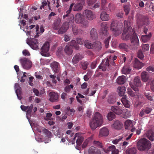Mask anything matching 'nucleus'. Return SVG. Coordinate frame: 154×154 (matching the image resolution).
Wrapping results in <instances>:
<instances>
[{
	"instance_id": "33",
	"label": "nucleus",
	"mask_w": 154,
	"mask_h": 154,
	"mask_svg": "<svg viewBox=\"0 0 154 154\" xmlns=\"http://www.w3.org/2000/svg\"><path fill=\"white\" fill-rule=\"evenodd\" d=\"M149 19L147 17H143L141 19L140 22V25L143 26V25H148L149 24Z\"/></svg>"
},
{
	"instance_id": "12",
	"label": "nucleus",
	"mask_w": 154,
	"mask_h": 154,
	"mask_svg": "<svg viewBox=\"0 0 154 154\" xmlns=\"http://www.w3.org/2000/svg\"><path fill=\"white\" fill-rule=\"evenodd\" d=\"M109 60L107 58L105 62L103 60H102V63L99 66V68L100 69H101L103 71H105L109 68Z\"/></svg>"
},
{
	"instance_id": "26",
	"label": "nucleus",
	"mask_w": 154,
	"mask_h": 154,
	"mask_svg": "<svg viewBox=\"0 0 154 154\" xmlns=\"http://www.w3.org/2000/svg\"><path fill=\"white\" fill-rule=\"evenodd\" d=\"M85 4L80 2L76 4L73 8V11H81L83 8V5Z\"/></svg>"
},
{
	"instance_id": "6",
	"label": "nucleus",
	"mask_w": 154,
	"mask_h": 154,
	"mask_svg": "<svg viewBox=\"0 0 154 154\" xmlns=\"http://www.w3.org/2000/svg\"><path fill=\"white\" fill-rule=\"evenodd\" d=\"M20 108L21 110L26 112V115H30L33 110L34 113H35L37 110V108L36 107L33 108V105L31 104L30 106H26L24 105H21Z\"/></svg>"
},
{
	"instance_id": "27",
	"label": "nucleus",
	"mask_w": 154,
	"mask_h": 154,
	"mask_svg": "<svg viewBox=\"0 0 154 154\" xmlns=\"http://www.w3.org/2000/svg\"><path fill=\"white\" fill-rule=\"evenodd\" d=\"M141 76L142 81L146 82L149 79V75L147 72L144 71L142 72Z\"/></svg>"
},
{
	"instance_id": "43",
	"label": "nucleus",
	"mask_w": 154,
	"mask_h": 154,
	"mask_svg": "<svg viewBox=\"0 0 154 154\" xmlns=\"http://www.w3.org/2000/svg\"><path fill=\"white\" fill-rule=\"evenodd\" d=\"M73 87L74 86L72 85H66L64 88V91L68 93L71 91V89H73Z\"/></svg>"
},
{
	"instance_id": "31",
	"label": "nucleus",
	"mask_w": 154,
	"mask_h": 154,
	"mask_svg": "<svg viewBox=\"0 0 154 154\" xmlns=\"http://www.w3.org/2000/svg\"><path fill=\"white\" fill-rule=\"evenodd\" d=\"M111 110L114 112L117 115L121 114L123 112L122 110L119 109L117 106H112Z\"/></svg>"
},
{
	"instance_id": "4",
	"label": "nucleus",
	"mask_w": 154,
	"mask_h": 154,
	"mask_svg": "<svg viewBox=\"0 0 154 154\" xmlns=\"http://www.w3.org/2000/svg\"><path fill=\"white\" fill-rule=\"evenodd\" d=\"M151 147V142L145 138L140 139L137 143V147L140 151H148Z\"/></svg>"
},
{
	"instance_id": "39",
	"label": "nucleus",
	"mask_w": 154,
	"mask_h": 154,
	"mask_svg": "<svg viewBox=\"0 0 154 154\" xmlns=\"http://www.w3.org/2000/svg\"><path fill=\"white\" fill-rule=\"evenodd\" d=\"M84 44L86 48L88 49H92L93 43H91V41L88 40H86L84 42Z\"/></svg>"
},
{
	"instance_id": "19",
	"label": "nucleus",
	"mask_w": 154,
	"mask_h": 154,
	"mask_svg": "<svg viewBox=\"0 0 154 154\" xmlns=\"http://www.w3.org/2000/svg\"><path fill=\"white\" fill-rule=\"evenodd\" d=\"M84 19L83 15L79 13L75 15L74 18L75 22L78 24H80V23L82 22Z\"/></svg>"
},
{
	"instance_id": "9",
	"label": "nucleus",
	"mask_w": 154,
	"mask_h": 154,
	"mask_svg": "<svg viewBox=\"0 0 154 154\" xmlns=\"http://www.w3.org/2000/svg\"><path fill=\"white\" fill-rule=\"evenodd\" d=\"M118 89L119 90V94L120 96L123 97L121 99V101L122 104L125 107V95L124 94L125 93V87L124 86L119 87Z\"/></svg>"
},
{
	"instance_id": "7",
	"label": "nucleus",
	"mask_w": 154,
	"mask_h": 154,
	"mask_svg": "<svg viewBox=\"0 0 154 154\" xmlns=\"http://www.w3.org/2000/svg\"><path fill=\"white\" fill-rule=\"evenodd\" d=\"M23 67L25 69H29L32 67V63L31 61L27 58H23L20 60Z\"/></svg>"
},
{
	"instance_id": "60",
	"label": "nucleus",
	"mask_w": 154,
	"mask_h": 154,
	"mask_svg": "<svg viewBox=\"0 0 154 154\" xmlns=\"http://www.w3.org/2000/svg\"><path fill=\"white\" fill-rule=\"evenodd\" d=\"M149 48V46L148 44H144L142 45L143 49L144 51L148 50Z\"/></svg>"
},
{
	"instance_id": "22",
	"label": "nucleus",
	"mask_w": 154,
	"mask_h": 154,
	"mask_svg": "<svg viewBox=\"0 0 154 154\" xmlns=\"http://www.w3.org/2000/svg\"><path fill=\"white\" fill-rule=\"evenodd\" d=\"M107 24L105 23H103L101 24V33L104 36L107 35Z\"/></svg>"
},
{
	"instance_id": "28",
	"label": "nucleus",
	"mask_w": 154,
	"mask_h": 154,
	"mask_svg": "<svg viewBox=\"0 0 154 154\" xmlns=\"http://www.w3.org/2000/svg\"><path fill=\"white\" fill-rule=\"evenodd\" d=\"M134 84L136 87H141L142 84L141 83L140 78L139 76L135 77L134 80Z\"/></svg>"
},
{
	"instance_id": "50",
	"label": "nucleus",
	"mask_w": 154,
	"mask_h": 154,
	"mask_svg": "<svg viewBox=\"0 0 154 154\" xmlns=\"http://www.w3.org/2000/svg\"><path fill=\"white\" fill-rule=\"evenodd\" d=\"M89 64L88 63L87 61L82 62L81 63L82 68L84 70H86Z\"/></svg>"
},
{
	"instance_id": "37",
	"label": "nucleus",
	"mask_w": 154,
	"mask_h": 154,
	"mask_svg": "<svg viewBox=\"0 0 154 154\" xmlns=\"http://www.w3.org/2000/svg\"><path fill=\"white\" fill-rule=\"evenodd\" d=\"M137 151L136 148H129L126 151V154H135L136 153Z\"/></svg>"
},
{
	"instance_id": "32",
	"label": "nucleus",
	"mask_w": 154,
	"mask_h": 154,
	"mask_svg": "<svg viewBox=\"0 0 154 154\" xmlns=\"http://www.w3.org/2000/svg\"><path fill=\"white\" fill-rule=\"evenodd\" d=\"M60 22V18H58L55 20L53 25V28L54 29L57 30L59 28Z\"/></svg>"
},
{
	"instance_id": "30",
	"label": "nucleus",
	"mask_w": 154,
	"mask_h": 154,
	"mask_svg": "<svg viewBox=\"0 0 154 154\" xmlns=\"http://www.w3.org/2000/svg\"><path fill=\"white\" fill-rule=\"evenodd\" d=\"M68 45H69L72 48H74L76 50H79V46L75 40H72Z\"/></svg>"
},
{
	"instance_id": "49",
	"label": "nucleus",
	"mask_w": 154,
	"mask_h": 154,
	"mask_svg": "<svg viewBox=\"0 0 154 154\" xmlns=\"http://www.w3.org/2000/svg\"><path fill=\"white\" fill-rule=\"evenodd\" d=\"M66 19L69 22H73L74 21V16L72 14H69L68 16L66 17Z\"/></svg>"
},
{
	"instance_id": "42",
	"label": "nucleus",
	"mask_w": 154,
	"mask_h": 154,
	"mask_svg": "<svg viewBox=\"0 0 154 154\" xmlns=\"http://www.w3.org/2000/svg\"><path fill=\"white\" fill-rule=\"evenodd\" d=\"M116 101V98L115 97L111 95L109 96L108 99V102L109 103H113Z\"/></svg>"
},
{
	"instance_id": "52",
	"label": "nucleus",
	"mask_w": 154,
	"mask_h": 154,
	"mask_svg": "<svg viewBox=\"0 0 154 154\" xmlns=\"http://www.w3.org/2000/svg\"><path fill=\"white\" fill-rule=\"evenodd\" d=\"M123 138V137L122 136H120L119 137V138L114 140L112 141V143L115 144H116L120 140H122Z\"/></svg>"
},
{
	"instance_id": "5",
	"label": "nucleus",
	"mask_w": 154,
	"mask_h": 154,
	"mask_svg": "<svg viewBox=\"0 0 154 154\" xmlns=\"http://www.w3.org/2000/svg\"><path fill=\"white\" fill-rule=\"evenodd\" d=\"M35 29L37 34L35 35V38H32L27 42V44L29 45L30 47L34 50H37L38 48V42L37 40L35 38L38 36V34H39V33L38 32L39 29V27L38 25H37L35 27Z\"/></svg>"
},
{
	"instance_id": "38",
	"label": "nucleus",
	"mask_w": 154,
	"mask_h": 154,
	"mask_svg": "<svg viewBox=\"0 0 154 154\" xmlns=\"http://www.w3.org/2000/svg\"><path fill=\"white\" fill-rule=\"evenodd\" d=\"M116 148V147L115 146L111 145L109 146L107 149L103 148V150L105 152L108 153L110 152H112Z\"/></svg>"
},
{
	"instance_id": "59",
	"label": "nucleus",
	"mask_w": 154,
	"mask_h": 154,
	"mask_svg": "<svg viewBox=\"0 0 154 154\" xmlns=\"http://www.w3.org/2000/svg\"><path fill=\"white\" fill-rule=\"evenodd\" d=\"M76 40L77 43L79 45H82L84 43L83 40L82 38L78 37L76 38Z\"/></svg>"
},
{
	"instance_id": "11",
	"label": "nucleus",
	"mask_w": 154,
	"mask_h": 154,
	"mask_svg": "<svg viewBox=\"0 0 154 154\" xmlns=\"http://www.w3.org/2000/svg\"><path fill=\"white\" fill-rule=\"evenodd\" d=\"M83 14L87 19L88 20H92L95 18V14L91 10H85L84 11Z\"/></svg>"
},
{
	"instance_id": "55",
	"label": "nucleus",
	"mask_w": 154,
	"mask_h": 154,
	"mask_svg": "<svg viewBox=\"0 0 154 154\" xmlns=\"http://www.w3.org/2000/svg\"><path fill=\"white\" fill-rule=\"evenodd\" d=\"M111 38V36H109L107 37L106 39H105L104 41V43L105 45V47L106 48H108L109 45V39Z\"/></svg>"
},
{
	"instance_id": "16",
	"label": "nucleus",
	"mask_w": 154,
	"mask_h": 154,
	"mask_svg": "<svg viewBox=\"0 0 154 154\" xmlns=\"http://www.w3.org/2000/svg\"><path fill=\"white\" fill-rule=\"evenodd\" d=\"M69 24L68 22L64 23L58 31L59 34H63L66 32L69 28Z\"/></svg>"
},
{
	"instance_id": "63",
	"label": "nucleus",
	"mask_w": 154,
	"mask_h": 154,
	"mask_svg": "<svg viewBox=\"0 0 154 154\" xmlns=\"http://www.w3.org/2000/svg\"><path fill=\"white\" fill-rule=\"evenodd\" d=\"M23 54L24 56H29L30 55V53L29 51L26 50H24L22 51Z\"/></svg>"
},
{
	"instance_id": "25",
	"label": "nucleus",
	"mask_w": 154,
	"mask_h": 154,
	"mask_svg": "<svg viewBox=\"0 0 154 154\" xmlns=\"http://www.w3.org/2000/svg\"><path fill=\"white\" fill-rule=\"evenodd\" d=\"M144 65V64L140 62L137 58H135L134 66L135 68L140 69Z\"/></svg>"
},
{
	"instance_id": "3",
	"label": "nucleus",
	"mask_w": 154,
	"mask_h": 154,
	"mask_svg": "<svg viewBox=\"0 0 154 154\" xmlns=\"http://www.w3.org/2000/svg\"><path fill=\"white\" fill-rule=\"evenodd\" d=\"M102 119L101 114L98 112H96L92 119L90 121L89 125L91 128L94 130L101 126L103 123Z\"/></svg>"
},
{
	"instance_id": "29",
	"label": "nucleus",
	"mask_w": 154,
	"mask_h": 154,
	"mask_svg": "<svg viewBox=\"0 0 154 154\" xmlns=\"http://www.w3.org/2000/svg\"><path fill=\"white\" fill-rule=\"evenodd\" d=\"M146 136L151 141L154 140V133L151 130H149L146 132Z\"/></svg>"
},
{
	"instance_id": "40",
	"label": "nucleus",
	"mask_w": 154,
	"mask_h": 154,
	"mask_svg": "<svg viewBox=\"0 0 154 154\" xmlns=\"http://www.w3.org/2000/svg\"><path fill=\"white\" fill-rule=\"evenodd\" d=\"M133 126L132 121L130 120L126 121V129H130Z\"/></svg>"
},
{
	"instance_id": "54",
	"label": "nucleus",
	"mask_w": 154,
	"mask_h": 154,
	"mask_svg": "<svg viewBox=\"0 0 154 154\" xmlns=\"http://www.w3.org/2000/svg\"><path fill=\"white\" fill-rule=\"evenodd\" d=\"M128 94L131 97H134L135 96L136 93L134 92L131 88H128Z\"/></svg>"
},
{
	"instance_id": "44",
	"label": "nucleus",
	"mask_w": 154,
	"mask_h": 154,
	"mask_svg": "<svg viewBox=\"0 0 154 154\" xmlns=\"http://www.w3.org/2000/svg\"><path fill=\"white\" fill-rule=\"evenodd\" d=\"M107 117L109 120L111 121L115 118V115L113 112H110L108 113Z\"/></svg>"
},
{
	"instance_id": "10",
	"label": "nucleus",
	"mask_w": 154,
	"mask_h": 154,
	"mask_svg": "<svg viewBox=\"0 0 154 154\" xmlns=\"http://www.w3.org/2000/svg\"><path fill=\"white\" fill-rule=\"evenodd\" d=\"M49 42H45L41 48V54L42 56H48V54L45 53L48 52L49 49Z\"/></svg>"
},
{
	"instance_id": "2",
	"label": "nucleus",
	"mask_w": 154,
	"mask_h": 154,
	"mask_svg": "<svg viewBox=\"0 0 154 154\" xmlns=\"http://www.w3.org/2000/svg\"><path fill=\"white\" fill-rule=\"evenodd\" d=\"M124 26L121 22H117L116 20H112L110 27L111 31L116 32L118 35L121 33L123 31L122 38V40H125V21H124Z\"/></svg>"
},
{
	"instance_id": "21",
	"label": "nucleus",
	"mask_w": 154,
	"mask_h": 154,
	"mask_svg": "<svg viewBox=\"0 0 154 154\" xmlns=\"http://www.w3.org/2000/svg\"><path fill=\"white\" fill-rule=\"evenodd\" d=\"M88 152L89 154H101L100 151L93 146L90 147Z\"/></svg>"
},
{
	"instance_id": "13",
	"label": "nucleus",
	"mask_w": 154,
	"mask_h": 154,
	"mask_svg": "<svg viewBox=\"0 0 154 154\" xmlns=\"http://www.w3.org/2000/svg\"><path fill=\"white\" fill-rule=\"evenodd\" d=\"M92 49L94 51L97 52L101 50L102 48V45L99 41H96L93 43Z\"/></svg>"
},
{
	"instance_id": "57",
	"label": "nucleus",
	"mask_w": 154,
	"mask_h": 154,
	"mask_svg": "<svg viewBox=\"0 0 154 154\" xmlns=\"http://www.w3.org/2000/svg\"><path fill=\"white\" fill-rule=\"evenodd\" d=\"M53 133L56 136H58L60 134L59 132V130L58 128H55L54 126L53 127V130H52Z\"/></svg>"
},
{
	"instance_id": "46",
	"label": "nucleus",
	"mask_w": 154,
	"mask_h": 154,
	"mask_svg": "<svg viewBox=\"0 0 154 154\" xmlns=\"http://www.w3.org/2000/svg\"><path fill=\"white\" fill-rule=\"evenodd\" d=\"M15 88L16 89V93L17 96L18 97V94H20V91L18 88H20L19 86V85L17 83L15 84L14 86Z\"/></svg>"
},
{
	"instance_id": "24",
	"label": "nucleus",
	"mask_w": 154,
	"mask_h": 154,
	"mask_svg": "<svg viewBox=\"0 0 154 154\" xmlns=\"http://www.w3.org/2000/svg\"><path fill=\"white\" fill-rule=\"evenodd\" d=\"M83 58L82 55L79 54H76L73 57L72 61L73 63L76 64Z\"/></svg>"
},
{
	"instance_id": "8",
	"label": "nucleus",
	"mask_w": 154,
	"mask_h": 154,
	"mask_svg": "<svg viewBox=\"0 0 154 154\" xmlns=\"http://www.w3.org/2000/svg\"><path fill=\"white\" fill-rule=\"evenodd\" d=\"M80 133H76L72 141V143L74 144L75 143V141L77 146H80L83 140V137L81 136Z\"/></svg>"
},
{
	"instance_id": "62",
	"label": "nucleus",
	"mask_w": 154,
	"mask_h": 154,
	"mask_svg": "<svg viewBox=\"0 0 154 154\" xmlns=\"http://www.w3.org/2000/svg\"><path fill=\"white\" fill-rule=\"evenodd\" d=\"M34 77L32 76H31L29 78V80L28 81L29 84L31 86H33V84L32 82L33 80Z\"/></svg>"
},
{
	"instance_id": "45",
	"label": "nucleus",
	"mask_w": 154,
	"mask_h": 154,
	"mask_svg": "<svg viewBox=\"0 0 154 154\" xmlns=\"http://www.w3.org/2000/svg\"><path fill=\"white\" fill-rule=\"evenodd\" d=\"M137 57L139 58L141 60H143L144 56L141 50H138L137 52Z\"/></svg>"
},
{
	"instance_id": "23",
	"label": "nucleus",
	"mask_w": 154,
	"mask_h": 154,
	"mask_svg": "<svg viewBox=\"0 0 154 154\" xmlns=\"http://www.w3.org/2000/svg\"><path fill=\"white\" fill-rule=\"evenodd\" d=\"M109 134V131L106 128H103L100 129L99 136L100 137L106 136Z\"/></svg>"
},
{
	"instance_id": "53",
	"label": "nucleus",
	"mask_w": 154,
	"mask_h": 154,
	"mask_svg": "<svg viewBox=\"0 0 154 154\" xmlns=\"http://www.w3.org/2000/svg\"><path fill=\"white\" fill-rule=\"evenodd\" d=\"M43 131L47 137H50L51 133L49 131L46 129L43 130Z\"/></svg>"
},
{
	"instance_id": "56",
	"label": "nucleus",
	"mask_w": 154,
	"mask_h": 154,
	"mask_svg": "<svg viewBox=\"0 0 154 154\" xmlns=\"http://www.w3.org/2000/svg\"><path fill=\"white\" fill-rule=\"evenodd\" d=\"M97 0H87V3L89 6H91L95 3Z\"/></svg>"
},
{
	"instance_id": "64",
	"label": "nucleus",
	"mask_w": 154,
	"mask_h": 154,
	"mask_svg": "<svg viewBox=\"0 0 154 154\" xmlns=\"http://www.w3.org/2000/svg\"><path fill=\"white\" fill-rule=\"evenodd\" d=\"M130 84L131 88L134 91L136 92V93L139 91V89L137 88L138 87H136V86L135 87H134L133 85H131L130 83Z\"/></svg>"
},
{
	"instance_id": "17",
	"label": "nucleus",
	"mask_w": 154,
	"mask_h": 154,
	"mask_svg": "<svg viewBox=\"0 0 154 154\" xmlns=\"http://www.w3.org/2000/svg\"><path fill=\"white\" fill-rule=\"evenodd\" d=\"M112 128L117 130H120L123 127V124L122 122L119 120H116L111 125Z\"/></svg>"
},
{
	"instance_id": "14",
	"label": "nucleus",
	"mask_w": 154,
	"mask_h": 154,
	"mask_svg": "<svg viewBox=\"0 0 154 154\" xmlns=\"http://www.w3.org/2000/svg\"><path fill=\"white\" fill-rule=\"evenodd\" d=\"M90 37L92 40H96L98 38V34L97 29L94 28H92L90 31Z\"/></svg>"
},
{
	"instance_id": "20",
	"label": "nucleus",
	"mask_w": 154,
	"mask_h": 154,
	"mask_svg": "<svg viewBox=\"0 0 154 154\" xmlns=\"http://www.w3.org/2000/svg\"><path fill=\"white\" fill-rule=\"evenodd\" d=\"M100 18L103 21H107L110 19L109 14L105 11H102L100 14Z\"/></svg>"
},
{
	"instance_id": "41",
	"label": "nucleus",
	"mask_w": 154,
	"mask_h": 154,
	"mask_svg": "<svg viewBox=\"0 0 154 154\" xmlns=\"http://www.w3.org/2000/svg\"><path fill=\"white\" fill-rule=\"evenodd\" d=\"M101 7L102 10H106L107 9L106 7V0H101Z\"/></svg>"
},
{
	"instance_id": "47",
	"label": "nucleus",
	"mask_w": 154,
	"mask_h": 154,
	"mask_svg": "<svg viewBox=\"0 0 154 154\" xmlns=\"http://www.w3.org/2000/svg\"><path fill=\"white\" fill-rule=\"evenodd\" d=\"M93 143L95 146H97L99 148H103V146L102 145V143L100 141L95 140L94 141Z\"/></svg>"
},
{
	"instance_id": "36",
	"label": "nucleus",
	"mask_w": 154,
	"mask_h": 154,
	"mask_svg": "<svg viewBox=\"0 0 154 154\" xmlns=\"http://www.w3.org/2000/svg\"><path fill=\"white\" fill-rule=\"evenodd\" d=\"M151 36V33L150 32H149L148 35H142L141 36L142 41L144 42H146L150 39Z\"/></svg>"
},
{
	"instance_id": "61",
	"label": "nucleus",
	"mask_w": 154,
	"mask_h": 154,
	"mask_svg": "<svg viewBox=\"0 0 154 154\" xmlns=\"http://www.w3.org/2000/svg\"><path fill=\"white\" fill-rule=\"evenodd\" d=\"M107 8L110 11H113L114 9L113 6L111 3L109 4Z\"/></svg>"
},
{
	"instance_id": "48",
	"label": "nucleus",
	"mask_w": 154,
	"mask_h": 154,
	"mask_svg": "<svg viewBox=\"0 0 154 154\" xmlns=\"http://www.w3.org/2000/svg\"><path fill=\"white\" fill-rule=\"evenodd\" d=\"M81 24V26L82 27L86 28L88 25V21L85 20L84 19L82 22L80 23Z\"/></svg>"
},
{
	"instance_id": "34",
	"label": "nucleus",
	"mask_w": 154,
	"mask_h": 154,
	"mask_svg": "<svg viewBox=\"0 0 154 154\" xmlns=\"http://www.w3.org/2000/svg\"><path fill=\"white\" fill-rule=\"evenodd\" d=\"M116 82L119 85L124 84L125 82V76L123 75L119 76L117 79Z\"/></svg>"
},
{
	"instance_id": "15",
	"label": "nucleus",
	"mask_w": 154,
	"mask_h": 154,
	"mask_svg": "<svg viewBox=\"0 0 154 154\" xmlns=\"http://www.w3.org/2000/svg\"><path fill=\"white\" fill-rule=\"evenodd\" d=\"M52 70L55 73L59 72L60 70V65L59 63L56 61L53 62L51 64Z\"/></svg>"
},
{
	"instance_id": "35",
	"label": "nucleus",
	"mask_w": 154,
	"mask_h": 154,
	"mask_svg": "<svg viewBox=\"0 0 154 154\" xmlns=\"http://www.w3.org/2000/svg\"><path fill=\"white\" fill-rule=\"evenodd\" d=\"M64 51L66 54L68 55H71L73 52L72 48L69 45H67L66 46Z\"/></svg>"
},
{
	"instance_id": "18",
	"label": "nucleus",
	"mask_w": 154,
	"mask_h": 154,
	"mask_svg": "<svg viewBox=\"0 0 154 154\" xmlns=\"http://www.w3.org/2000/svg\"><path fill=\"white\" fill-rule=\"evenodd\" d=\"M50 100L52 102H57L58 99V95L57 93L51 92L49 93Z\"/></svg>"
},
{
	"instance_id": "58",
	"label": "nucleus",
	"mask_w": 154,
	"mask_h": 154,
	"mask_svg": "<svg viewBox=\"0 0 154 154\" xmlns=\"http://www.w3.org/2000/svg\"><path fill=\"white\" fill-rule=\"evenodd\" d=\"M72 10V9L69 7L68 10L66 11V14L64 15L63 16V19H65L66 17H67L69 15V14H70L71 11Z\"/></svg>"
},
{
	"instance_id": "1",
	"label": "nucleus",
	"mask_w": 154,
	"mask_h": 154,
	"mask_svg": "<svg viewBox=\"0 0 154 154\" xmlns=\"http://www.w3.org/2000/svg\"><path fill=\"white\" fill-rule=\"evenodd\" d=\"M131 20L127 22L126 29V40L131 39V43L134 45H138L139 40L134 30L131 26Z\"/></svg>"
},
{
	"instance_id": "51",
	"label": "nucleus",
	"mask_w": 154,
	"mask_h": 154,
	"mask_svg": "<svg viewBox=\"0 0 154 154\" xmlns=\"http://www.w3.org/2000/svg\"><path fill=\"white\" fill-rule=\"evenodd\" d=\"M78 26L75 25H73L72 26V31L75 35H76L78 34Z\"/></svg>"
}]
</instances>
